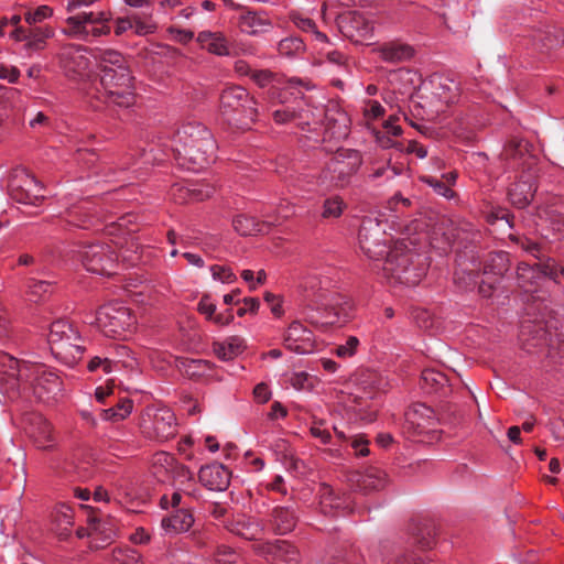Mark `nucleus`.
Returning <instances> with one entry per match:
<instances>
[{"label": "nucleus", "mask_w": 564, "mask_h": 564, "mask_svg": "<svg viewBox=\"0 0 564 564\" xmlns=\"http://www.w3.org/2000/svg\"><path fill=\"white\" fill-rule=\"evenodd\" d=\"M352 312L354 303L346 295H322L317 307L305 306L299 311L282 334V345L297 355L313 354L317 349L316 337L303 322L315 327L341 325L351 318Z\"/></svg>", "instance_id": "obj_1"}, {"label": "nucleus", "mask_w": 564, "mask_h": 564, "mask_svg": "<svg viewBox=\"0 0 564 564\" xmlns=\"http://www.w3.org/2000/svg\"><path fill=\"white\" fill-rule=\"evenodd\" d=\"M58 375L42 364L20 361L8 354L0 355V388L9 398L20 391H32L39 400H48L61 391Z\"/></svg>", "instance_id": "obj_2"}, {"label": "nucleus", "mask_w": 564, "mask_h": 564, "mask_svg": "<svg viewBox=\"0 0 564 564\" xmlns=\"http://www.w3.org/2000/svg\"><path fill=\"white\" fill-rule=\"evenodd\" d=\"M128 223H130V219L124 216L106 227L107 235L113 237L111 239L113 246L99 242L90 243L78 251L87 271L100 275H110L113 273L120 258L128 265H134L139 261L138 245L134 236H132L133 230L126 229Z\"/></svg>", "instance_id": "obj_3"}, {"label": "nucleus", "mask_w": 564, "mask_h": 564, "mask_svg": "<svg viewBox=\"0 0 564 564\" xmlns=\"http://www.w3.org/2000/svg\"><path fill=\"white\" fill-rule=\"evenodd\" d=\"M171 147L178 163L193 172L205 170L216 160V141L200 122L183 123L175 132Z\"/></svg>", "instance_id": "obj_4"}, {"label": "nucleus", "mask_w": 564, "mask_h": 564, "mask_svg": "<svg viewBox=\"0 0 564 564\" xmlns=\"http://www.w3.org/2000/svg\"><path fill=\"white\" fill-rule=\"evenodd\" d=\"M100 85L105 102L129 108L135 102L132 76L121 53L106 50L99 56Z\"/></svg>", "instance_id": "obj_5"}, {"label": "nucleus", "mask_w": 564, "mask_h": 564, "mask_svg": "<svg viewBox=\"0 0 564 564\" xmlns=\"http://www.w3.org/2000/svg\"><path fill=\"white\" fill-rule=\"evenodd\" d=\"M474 267L475 264L459 262L458 269L454 272V282L463 290L473 289L478 284L479 293L484 297H490L510 268L509 254L505 251L490 253L485 261L480 281L479 273Z\"/></svg>", "instance_id": "obj_6"}, {"label": "nucleus", "mask_w": 564, "mask_h": 564, "mask_svg": "<svg viewBox=\"0 0 564 564\" xmlns=\"http://www.w3.org/2000/svg\"><path fill=\"white\" fill-rule=\"evenodd\" d=\"M419 254L404 240L397 241L383 256L382 276L390 283L414 286L425 274V268L419 263Z\"/></svg>", "instance_id": "obj_7"}, {"label": "nucleus", "mask_w": 564, "mask_h": 564, "mask_svg": "<svg viewBox=\"0 0 564 564\" xmlns=\"http://www.w3.org/2000/svg\"><path fill=\"white\" fill-rule=\"evenodd\" d=\"M257 102L241 86L226 87L219 97V112L225 121L238 129H249L258 116Z\"/></svg>", "instance_id": "obj_8"}, {"label": "nucleus", "mask_w": 564, "mask_h": 564, "mask_svg": "<svg viewBox=\"0 0 564 564\" xmlns=\"http://www.w3.org/2000/svg\"><path fill=\"white\" fill-rule=\"evenodd\" d=\"M95 325L106 337L126 340L135 333L138 318L123 303L110 302L97 310Z\"/></svg>", "instance_id": "obj_9"}, {"label": "nucleus", "mask_w": 564, "mask_h": 564, "mask_svg": "<svg viewBox=\"0 0 564 564\" xmlns=\"http://www.w3.org/2000/svg\"><path fill=\"white\" fill-rule=\"evenodd\" d=\"M361 165V156L356 150H340L330 158L321 172L317 184L324 189L343 188Z\"/></svg>", "instance_id": "obj_10"}, {"label": "nucleus", "mask_w": 564, "mask_h": 564, "mask_svg": "<svg viewBox=\"0 0 564 564\" xmlns=\"http://www.w3.org/2000/svg\"><path fill=\"white\" fill-rule=\"evenodd\" d=\"M140 429L145 437L165 442L176 435L177 423L173 411L164 405H148L140 419Z\"/></svg>", "instance_id": "obj_11"}, {"label": "nucleus", "mask_w": 564, "mask_h": 564, "mask_svg": "<svg viewBox=\"0 0 564 564\" xmlns=\"http://www.w3.org/2000/svg\"><path fill=\"white\" fill-rule=\"evenodd\" d=\"M560 275H564V268L554 260L539 264L520 263L517 268L518 285L528 293H534L546 280L556 281Z\"/></svg>", "instance_id": "obj_12"}, {"label": "nucleus", "mask_w": 564, "mask_h": 564, "mask_svg": "<svg viewBox=\"0 0 564 564\" xmlns=\"http://www.w3.org/2000/svg\"><path fill=\"white\" fill-rule=\"evenodd\" d=\"M358 240L362 252L373 261H381L388 251L384 229L376 218L366 217L362 220Z\"/></svg>", "instance_id": "obj_13"}, {"label": "nucleus", "mask_w": 564, "mask_h": 564, "mask_svg": "<svg viewBox=\"0 0 564 564\" xmlns=\"http://www.w3.org/2000/svg\"><path fill=\"white\" fill-rule=\"evenodd\" d=\"M10 195L19 203L36 205L44 197L41 183L23 169L14 170L9 182Z\"/></svg>", "instance_id": "obj_14"}, {"label": "nucleus", "mask_w": 564, "mask_h": 564, "mask_svg": "<svg viewBox=\"0 0 564 564\" xmlns=\"http://www.w3.org/2000/svg\"><path fill=\"white\" fill-rule=\"evenodd\" d=\"M252 550L271 564H297L301 558L297 547L285 540L257 542Z\"/></svg>", "instance_id": "obj_15"}, {"label": "nucleus", "mask_w": 564, "mask_h": 564, "mask_svg": "<svg viewBox=\"0 0 564 564\" xmlns=\"http://www.w3.org/2000/svg\"><path fill=\"white\" fill-rule=\"evenodd\" d=\"M25 432L37 449L54 451L57 447L52 424L40 413L28 416Z\"/></svg>", "instance_id": "obj_16"}, {"label": "nucleus", "mask_w": 564, "mask_h": 564, "mask_svg": "<svg viewBox=\"0 0 564 564\" xmlns=\"http://www.w3.org/2000/svg\"><path fill=\"white\" fill-rule=\"evenodd\" d=\"M58 59L64 74L70 79H82L89 73L90 61L82 46H64L58 54Z\"/></svg>", "instance_id": "obj_17"}, {"label": "nucleus", "mask_w": 564, "mask_h": 564, "mask_svg": "<svg viewBox=\"0 0 564 564\" xmlns=\"http://www.w3.org/2000/svg\"><path fill=\"white\" fill-rule=\"evenodd\" d=\"M99 220L94 204L87 199L73 204L62 214V221L68 228L91 229Z\"/></svg>", "instance_id": "obj_18"}, {"label": "nucleus", "mask_w": 564, "mask_h": 564, "mask_svg": "<svg viewBox=\"0 0 564 564\" xmlns=\"http://www.w3.org/2000/svg\"><path fill=\"white\" fill-rule=\"evenodd\" d=\"M55 31L50 25L30 26L29 29H18L12 34L13 42L23 43L28 53H35L45 50L47 41L52 39Z\"/></svg>", "instance_id": "obj_19"}, {"label": "nucleus", "mask_w": 564, "mask_h": 564, "mask_svg": "<svg viewBox=\"0 0 564 564\" xmlns=\"http://www.w3.org/2000/svg\"><path fill=\"white\" fill-rule=\"evenodd\" d=\"M378 57L388 64H399L411 61L415 56V48L409 43L392 40L378 44L372 50Z\"/></svg>", "instance_id": "obj_20"}, {"label": "nucleus", "mask_w": 564, "mask_h": 564, "mask_svg": "<svg viewBox=\"0 0 564 564\" xmlns=\"http://www.w3.org/2000/svg\"><path fill=\"white\" fill-rule=\"evenodd\" d=\"M238 28L242 33L257 36L273 28V22L268 12L243 9L238 17Z\"/></svg>", "instance_id": "obj_21"}, {"label": "nucleus", "mask_w": 564, "mask_h": 564, "mask_svg": "<svg viewBox=\"0 0 564 564\" xmlns=\"http://www.w3.org/2000/svg\"><path fill=\"white\" fill-rule=\"evenodd\" d=\"M344 34L348 37L367 40L373 34V24L368 21L361 13L350 12L340 22Z\"/></svg>", "instance_id": "obj_22"}, {"label": "nucleus", "mask_w": 564, "mask_h": 564, "mask_svg": "<svg viewBox=\"0 0 564 564\" xmlns=\"http://www.w3.org/2000/svg\"><path fill=\"white\" fill-rule=\"evenodd\" d=\"M227 528L231 533L249 541H258L264 531L260 521L245 514H238L232 518L228 522Z\"/></svg>", "instance_id": "obj_23"}, {"label": "nucleus", "mask_w": 564, "mask_h": 564, "mask_svg": "<svg viewBox=\"0 0 564 564\" xmlns=\"http://www.w3.org/2000/svg\"><path fill=\"white\" fill-rule=\"evenodd\" d=\"M198 478L202 485L209 490L221 491L229 485V471L221 464H210L202 467Z\"/></svg>", "instance_id": "obj_24"}, {"label": "nucleus", "mask_w": 564, "mask_h": 564, "mask_svg": "<svg viewBox=\"0 0 564 564\" xmlns=\"http://www.w3.org/2000/svg\"><path fill=\"white\" fill-rule=\"evenodd\" d=\"M64 339H79V333L66 321H55L51 324L47 341L52 354H65L62 345Z\"/></svg>", "instance_id": "obj_25"}, {"label": "nucleus", "mask_w": 564, "mask_h": 564, "mask_svg": "<svg viewBox=\"0 0 564 564\" xmlns=\"http://www.w3.org/2000/svg\"><path fill=\"white\" fill-rule=\"evenodd\" d=\"M538 229L546 240L560 239L564 236V217L553 210H541L538 215Z\"/></svg>", "instance_id": "obj_26"}, {"label": "nucleus", "mask_w": 564, "mask_h": 564, "mask_svg": "<svg viewBox=\"0 0 564 564\" xmlns=\"http://www.w3.org/2000/svg\"><path fill=\"white\" fill-rule=\"evenodd\" d=\"M354 477L356 487L365 494L381 490L388 484L386 471L375 466L366 468L362 473H357Z\"/></svg>", "instance_id": "obj_27"}, {"label": "nucleus", "mask_w": 564, "mask_h": 564, "mask_svg": "<svg viewBox=\"0 0 564 564\" xmlns=\"http://www.w3.org/2000/svg\"><path fill=\"white\" fill-rule=\"evenodd\" d=\"M405 420L417 434H424L432 429L435 417L431 408L424 404H414L406 411Z\"/></svg>", "instance_id": "obj_28"}, {"label": "nucleus", "mask_w": 564, "mask_h": 564, "mask_svg": "<svg viewBox=\"0 0 564 564\" xmlns=\"http://www.w3.org/2000/svg\"><path fill=\"white\" fill-rule=\"evenodd\" d=\"M196 41L200 47L216 56H229L230 46L228 39L223 32L202 31L197 34Z\"/></svg>", "instance_id": "obj_29"}, {"label": "nucleus", "mask_w": 564, "mask_h": 564, "mask_svg": "<svg viewBox=\"0 0 564 564\" xmlns=\"http://www.w3.org/2000/svg\"><path fill=\"white\" fill-rule=\"evenodd\" d=\"M193 523V514L186 509H178L162 519L161 528L165 534L176 535L187 532L192 528Z\"/></svg>", "instance_id": "obj_30"}, {"label": "nucleus", "mask_w": 564, "mask_h": 564, "mask_svg": "<svg viewBox=\"0 0 564 564\" xmlns=\"http://www.w3.org/2000/svg\"><path fill=\"white\" fill-rule=\"evenodd\" d=\"M519 338L525 350L531 351L532 348L541 347L547 344V332L541 323L523 322L520 329Z\"/></svg>", "instance_id": "obj_31"}, {"label": "nucleus", "mask_w": 564, "mask_h": 564, "mask_svg": "<svg viewBox=\"0 0 564 564\" xmlns=\"http://www.w3.org/2000/svg\"><path fill=\"white\" fill-rule=\"evenodd\" d=\"M319 507L326 516H338L344 513L348 506L330 486L323 484L319 488Z\"/></svg>", "instance_id": "obj_32"}, {"label": "nucleus", "mask_w": 564, "mask_h": 564, "mask_svg": "<svg viewBox=\"0 0 564 564\" xmlns=\"http://www.w3.org/2000/svg\"><path fill=\"white\" fill-rule=\"evenodd\" d=\"M197 311L204 315L205 318L218 326H227L234 322V313L231 310H226L223 313L216 314V304L212 301L210 295L205 294L200 297L197 304Z\"/></svg>", "instance_id": "obj_33"}, {"label": "nucleus", "mask_w": 564, "mask_h": 564, "mask_svg": "<svg viewBox=\"0 0 564 564\" xmlns=\"http://www.w3.org/2000/svg\"><path fill=\"white\" fill-rule=\"evenodd\" d=\"M232 227L240 236H254L270 231L267 218L258 220L249 215H237L232 219Z\"/></svg>", "instance_id": "obj_34"}, {"label": "nucleus", "mask_w": 564, "mask_h": 564, "mask_svg": "<svg viewBox=\"0 0 564 564\" xmlns=\"http://www.w3.org/2000/svg\"><path fill=\"white\" fill-rule=\"evenodd\" d=\"M246 349L245 340L239 336H230L223 341L214 343L215 355L225 361L232 360L240 356Z\"/></svg>", "instance_id": "obj_35"}, {"label": "nucleus", "mask_w": 564, "mask_h": 564, "mask_svg": "<svg viewBox=\"0 0 564 564\" xmlns=\"http://www.w3.org/2000/svg\"><path fill=\"white\" fill-rule=\"evenodd\" d=\"M535 187L530 181L520 180L509 188V199L518 208L527 207L533 199Z\"/></svg>", "instance_id": "obj_36"}, {"label": "nucleus", "mask_w": 564, "mask_h": 564, "mask_svg": "<svg viewBox=\"0 0 564 564\" xmlns=\"http://www.w3.org/2000/svg\"><path fill=\"white\" fill-rule=\"evenodd\" d=\"M433 95L445 105L455 104L459 99V84L447 77H440L434 85Z\"/></svg>", "instance_id": "obj_37"}, {"label": "nucleus", "mask_w": 564, "mask_h": 564, "mask_svg": "<svg viewBox=\"0 0 564 564\" xmlns=\"http://www.w3.org/2000/svg\"><path fill=\"white\" fill-rule=\"evenodd\" d=\"M53 520L56 532L61 538H66L74 525V510L70 506L59 503L55 507Z\"/></svg>", "instance_id": "obj_38"}, {"label": "nucleus", "mask_w": 564, "mask_h": 564, "mask_svg": "<svg viewBox=\"0 0 564 564\" xmlns=\"http://www.w3.org/2000/svg\"><path fill=\"white\" fill-rule=\"evenodd\" d=\"M271 522L275 533L286 534L295 528L296 517L290 508L278 507L272 512Z\"/></svg>", "instance_id": "obj_39"}, {"label": "nucleus", "mask_w": 564, "mask_h": 564, "mask_svg": "<svg viewBox=\"0 0 564 564\" xmlns=\"http://www.w3.org/2000/svg\"><path fill=\"white\" fill-rule=\"evenodd\" d=\"M357 384L366 394V398L372 399L375 394L383 389L384 382L381 376L373 370H362L359 372Z\"/></svg>", "instance_id": "obj_40"}, {"label": "nucleus", "mask_w": 564, "mask_h": 564, "mask_svg": "<svg viewBox=\"0 0 564 564\" xmlns=\"http://www.w3.org/2000/svg\"><path fill=\"white\" fill-rule=\"evenodd\" d=\"M175 463L176 460L171 454L166 452H158L151 459L152 473L160 481H165L169 479L170 473H172Z\"/></svg>", "instance_id": "obj_41"}, {"label": "nucleus", "mask_w": 564, "mask_h": 564, "mask_svg": "<svg viewBox=\"0 0 564 564\" xmlns=\"http://www.w3.org/2000/svg\"><path fill=\"white\" fill-rule=\"evenodd\" d=\"M79 339H64L62 340L63 347H65V354H53L56 359L67 366H75L84 356L85 347L80 344Z\"/></svg>", "instance_id": "obj_42"}, {"label": "nucleus", "mask_w": 564, "mask_h": 564, "mask_svg": "<svg viewBox=\"0 0 564 564\" xmlns=\"http://www.w3.org/2000/svg\"><path fill=\"white\" fill-rule=\"evenodd\" d=\"M174 480L175 484H178L181 486H185L184 488H180V490H183L187 496H192L194 498L197 497L196 490H191L189 487L194 486V478L192 471L184 465L175 463V466L173 467L172 473H170V477Z\"/></svg>", "instance_id": "obj_43"}, {"label": "nucleus", "mask_w": 564, "mask_h": 564, "mask_svg": "<svg viewBox=\"0 0 564 564\" xmlns=\"http://www.w3.org/2000/svg\"><path fill=\"white\" fill-rule=\"evenodd\" d=\"M347 205L341 196L339 195H333L330 197H327L323 202L322 206V218L323 219H337L339 218L344 212L346 210Z\"/></svg>", "instance_id": "obj_44"}, {"label": "nucleus", "mask_w": 564, "mask_h": 564, "mask_svg": "<svg viewBox=\"0 0 564 564\" xmlns=\"http://www.w3.org/2000/svg\"><path fill=\"white\" fill-rule=\"evenodd\" d=\"M152 12L153 10H145L142 15L132 14L133 32L135 35L145 36L156 31L158 26L152 20Z\"/></svg>", "instance_id": "obj_45"}, {"label": "nucleus", "mask_w": 564, "mask_h": 564, "mask_svg": "<svg viewBox=\"0 0 564 564\" xmlns=\"http://www.w3.org/2000/svg\"><path fill=\"white\" fill-rule=\"evenodd\" d=\"M422 388L429 393L437 392L446 382V376L434 369H425L421 376Z\"/></svg>", "instance_id": "obj_46"}, {"label": "nucleus", "mask_w": 564, "mask_h": 564, "mask_svg": "<svg viewBox=\"0 0 564 564\" xmlns=\"http://www.w3.org/2000/svg\"><path fill=\"white\" fill-rule=\"evenodd\" d=\"M53 15V8L46 4H42L33 9H28L23 14V19L28 25L39 26L37 24H41L44 21L51 19Z\"/></svg>", "instance_id": "obj_47"}, {"label": "nucleus", "mask_w": 564, "mask_h": 564, "mask_svg": "<svg viewBox=\"0 0 564 564\" xmlns=\"http://www.w3.org/2000/svg\"><path fill=\"white\" fill-rule=\"evenodd\" d=\"M111 564H143L141 554L130 547H117L112 551Z\"/></svg>", "instance_id": "obj_48"}, {"label": "nucleus", "mask_w": 564, "mask_h": 564, "mask_svg": "<svg viewBox=\"0 0 564 564\" xmlns=\"http://www.w3.org/2000/svg\"><path fill=\"white\" fill-rule=\"evenodd\" d=\"M295 213L294 206L289 202H282L275 210V215H267L269 228L280 226L283 221L292 217Z\"/></svg>", "instance_id": "obj_49"}, {"label": "nucleus", "mask_w": 564, "mask_h": 564, "mask_svg": "<svg viewBox=\"0 0 564 564\" xmlns=\"http://www.w3.org/2000/svg\"><path fill=\"white\" fill-rule=\"evenodd\" d=\"M133 403L129 399H122L116 406L105 411V417L115 422L124 420L132 412Z\"/></svg>", "instance_id": "obj_50"}, {"label": "nucleus", "mask_w": 564, "mask_h": 564, "mask_svg": "<svg viewBox=\"0 0 564 564\" xmlns=\"http://www.w3.org/2000/svg\"><path fill=\"white\" fill-rule=\"evenodd\" d=\"M182 368L187 377L195 378L204 376L209 369V365L206 360L189 359L182 362Z\"/></svg>", "instance_id": "obj_51"}, {"label": "nucleus", "mask_w": 564, "mask_h": 564, "mask_svg": "<svg viewBox=\"0 0 564 564\" xmlns=\"http://www.w3.org/2000/svg\"><path fill=\"white\" fill-rule=\"evenodd\" d=\"M28 288L30 300L33 302L43 300L52 292V284L46 281L32 280L29 282Z\"/></svg>", "instance_id": "obj_52"}, {"label": "nucleus", "mask_w": 564, "mask_h": 564, "mask_svg": "<svg viewBox=\"0 0 564 564\" xmlns=\"http://www.w3.org/2000/svg\"><path fill=\"white\" fill-rule=\"evenodd\" d=\"M214 561L216 564H241L239 554L229 546H218Z\"/></svg>", "instance_id": "obj_53"}, {"label": "nucleus", "mask_w": 564, "mask_h": 564, "mask_svg": "<svg viewBox=\"0 0 564 564\" xmlns=\"http://www.w3.org/2000/svg\"><path fill=\"white\" fill-rule=\"evenodd\" d=\"M422 182L427 184L434 189V192L447 199H452L456 196V193L443 181L432 176H423Z\"/></svg>", "instance_id": "obj_54"}, {"label": "nucleus", "mask_w": 564, "mask_h": 564, "mask_svg": "<svg viewBox=\"0 0 564 564\" xmlns=\"http://www.w3.org/2000/svg\"><path fill=\"white\" fill-rule=\"evenodd\" d=\"M290 384L299 391L313 389V378L305 371L293 372L289 378Z\"/></svg>", "instance_id": "obj_55"}, {"label": "nucleus", "mask_w": 564, "mask_h": 564, "mask_svg": "<svg viewBox=\"0 0 564 564\" xmlns=\"http://www.w3.org/2000/svg\"><path fill=\"white\" fill-rule=\"evenodd\" d=\"M304 42L299 37H286L279 43V52L282 55H293L304 51Z\"/></svg>", "instance_id": "obj_56"}, {"label": "nucleus", "mask_w": 564, "mask_h": 564, "mask_svg": "<svg viewBox=\"0 0 564 564\" xmlns=\"http://www.w3.org/2000/svg\"><path fill=\"white\" fill-rule=\"evenodd\" d=\"M360 345L356 336H349L344 344L335 348V355L339 358H350L356 355Z\"/></svg>", "instance_id": "obj_57"}, {"label": "nucleus", "mask_w": 564, "mask_h": 564, "mask_svg": "<svg viewBox=\"0 0 564 564\" xmlns=\"http://www.w3.org/2000/svg\"><path fill=\"white\" fill-rule=\"evenodd\" d=\"M192 202H203L212 197L215 193V187L209 184L195 183L189 184Z\"/></svg>", "instance_id": "obj_58"}, {"label": "nucleus", "mask_w": 564, "mask_h": 564, "mask_svg": "<svg viewBox=\"0 0 564 564\" xmlns=\"http://www.w3.org/2000/svg\"><path fill=\"white\" fill-rule=\"evenodd\" d=\"M210 273L214 280L219 281L221 283H234L237 280L236 274L231 270V268L220 264H214L210 267Z\"/></svg>", "instance_id": "obj_59"}, {"label": "nucleus", "mask_w": 564, "mask_h": 564, "mask_svg": "<svg viewBox=\"0 0 564 564\" xmlns=\"http://www.w3.org/2000/svg\"><path fill=\"white\" fill-rule=\"evenodd\" d=\"M362 112L367 122H370L381 118L384 115V108L379 101L369 99L365 101Z\"/></svg>", "instance_id": "obj_60"}, {"label": "nucleus", "mask_w": 564, "mask_h": 564, "mask_svg": "<svg viewBox=\"0 0 564 564\" xmlns=\"http://www.w3.org/2000/svg\"><path fill=\"white\" fill-rule=\"evenodd\" d=\"M264 301L269 305L270 311L274 317L281 318L284 315L283 297L281 295L265 292Z\"/></svg>", "instance_id": "obj_61"}, {"label": "nucleus", "mask_w": 564, "mask_h": 564, "mask_svg": "<svg viewBox=\"0 0 564 564\" xmlns=\"http://www.w3.org/2000/svg\"><path fill=\"white\" fill-rule=\"evenodd\" d=\"M272 118L278 124H286L296 120L297 112L289 106H283L272 112Z\"/></svg>", "instance_id": "obj_62"}, {"label": "nucleus", "mask_w": 564, "mask_h": 564, "mask_svg": "<svg viewBox=\"0 0 564 564\" xmlns=\"http://www.w3.org/2000/svg\"><path fill=\"white\" fill-rule=\"evenodd\" d=\"M290 20L294 23V25L307 33L316 32V23L310 19L302 17L299 12H291Z\"/></svg>", "instance_id": "obj_63"}, {"label": "nucleus", "mask_w": 564, "mask_h": 564, "mask_svg": "<svg viewBox=\"0 0 564 564\" xmlns=\"http://www.w3.org/2000/svg\"><path fill=\"white\" fill-rule=\"evenodd\" d=\"M172 198L178 204H185L192 202L189 184H174L171 188Z\"/></svg>", "instance_id": "obj_64"}]
</instances>
